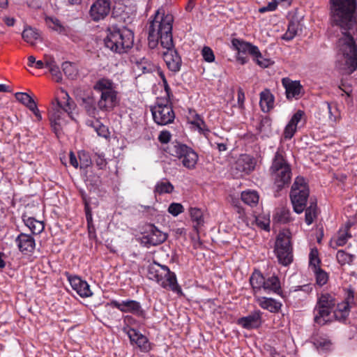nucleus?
I'll return each mask as SVG.
<instances>
[{
  "mask_svg": "<svg viewBox=\"0 0 357 357\" xmlns=\"http://www.w3.org/2000/svg\"><path fill=\"white\" fill-rule=\"evenodd\" d=\"M332 20L341 29L343 37L338 41L337 66L351 74L357 68V47L350 31L357 26L356 0H331Z\"/></svg>",
  "mask_w": 357,
  "mask_h": 357,
  "instance_id": "f257e3e1",
  "label": "nucleus"
},
{
  "mask_svg": "<svg viewBox=\"0 0 357 357\" xmlns=\"http://www.w3.org/2000/svg\"><path fill=\"white\" fill-rule=\"evenodd\" d=\"M174 17L172 14L165 13L163 8H159L151 22L149 33V45L151 48L160 43L167 51L163 53V59L167 68L172 72L181 69V59L177 52L173 49L172 25Z\"/></svg>",
  "mask_w": 357,
  "mask_h": 357,
  "instance_id": "f03ea898",
  "label": "nucleus"
},
{
  "mask_svg": "<svg viewBox=\"0 0 357 357\" xmlns=\"http://www.w3.org/2000/svg\"><path fill=\"white\" fill-rule=\"evenodd\" d=\"M75 107L74 101L70 98L68 93L62 90L61 96L56 98L52 102L49 109V119L52 128L56 135H59L62 127L67 123L66 117L74 119L73 110Z\"/></svg>",
  "mask_w": 357,
  "mask_h": 357,
  "instance_id": "7ed1b4c3",
  "label": "nucleus"
},
{
  "mask_svg": "<svg viewBox=\"0 0 357 357\" xmlns=\"http://www.w3.org/2000/svg\"><path fill=\"white\" fill-rule=\"evenodd\" d=\"M116 86V84L107 77L100 78L95 82L93 88L100 95L97 102L98 109L109 112L119 105Z\"/></svg>",
  "mask_w": 357,
  "mask_h": 357,
  "instance_id": "20e7f679",
  "label": "nucleus"
},
{
  "mask_svg": "<svg viewBox=\"0 0 357 357\" xmlns=\"http://www.w3.org/2000/svg\"><path fill=\"white\" fill-rule=\"evenodd\" d=\"M147 277L164 289L171 290L178 295L183 294L182 289L177 282L176 274L167 266L153 261L147 268Z\"/></svg>",
  "mask_w": 357,
  "mask_h": 357,
  "instance_id": "39448f33",
  "label": "nucleus"
},
{
  "mask_svg": "<svg viewBox=\"0 0 357 357\" xmlns=\"http://www.w3.org/2000/svg\"><path fill=\"white\" fill-rule=\"evenodd\" d=\"M107 31V35L104 42L105 46L112 51L121 54L132 47L134 34L131 30L112 26L108 28Z\"/></svg>",
  "mask_w": 357,
  "mask_h": 357,
  "instance_id": "423d86ee",
  "label": "nucleus"
},
{
  "mask_svg": "<svg viewBox=\"0 0 357 357\" xmlns=\"http://www.w3.org/2000/svg\"><path fill=\"white\" fill-rule=\"evenodd\" d=\"M270 174L274 184L278 189L288 185L291 178V169L284 156L283 151L278 150L270 167Z\"/></svg>",
  "mask_w": 357,
  "mask_h": 357,
  "instance_id": "0eeeda50",
  "label": "nucleus"
},
{
  "mask_svg": "<svg viewBox=\"0 0 357 357\" xmlns=\"http://www.w3.org/2000/svg\"><path fill=\"white\" fill-rule=\"evenodd\" d=\"M335 305V301L331 295L329 294L320 295L313 311L314 322L322 326L330 321Z\"/></svg>",
  "mask_w": 357,
  "mask_h": 357,
  "instance_id": "6e6552de",
  "label": "nucleus"
},
{
  "mask_svg": "<svg viewBox=\"0 0 357 357\" xmlns=\"http://www.w3.org/2000/svg\"><path fill=\"white\" fill-rule=\"evenodd\" d=\"M309 188L303 177L296 178L291 187L290 197L294 211L301 213L305 208Z\"/></svg>",
  "mask_w": 357,
  "mask_h": 357,
  "instance_id": "1a4fd4ad",
  "label": "nucleus"
},
{
  "mask_svg": "<svg viewBox=\"0 0 357 357\" xmlns=\"http://www.w3.org/2000/svg\"><path fill=\"white\" fill-rule=\"evenodd\" d=\"M274 252L280 264L288 266L293 261L292 247L288 231H280L275 240Z\"/></svg>",
  "mask_w": 357,
  "mask_h": 357,
  "instance_id": "9d476101",
  "label": "nucleus"
},
{
  "mask_svg": "<svg viewBox=\"0 0 357 357\" xmlns=\"http://www.w3.org/2000/svg\"><path fill=\"white\" fill-rule=\"evenodd\" d=\"M167 149L170 155L180 160L183 167L188 169L195 168L198 155L192 148L185 144L173 143L168 146Z\"/></svg>",
  "mask_w": 357,
  "mask_h": 357,
  "instance_id": "9b49d317",
  "label": "nucleus"
},
{
  "mask_svg": "<svg viewBox=\"0 0 357 357\" xmlns=\"http://www.w3.org/2000/svg\"><path fill=\"white\" fill-rule=\"evenodd\" d=\"M151 110L154 121L158 125H167L174 120L175 114L167 98H158Z\"/></svg>",
  "mask_w": 357,
  "mask_h": 357,
  "instance_id": "f8f14e48",
  "label": "nucleus"
},
{
  "mask_svg": "<svg viewBox=\"0 0 357 357\" xmlns=\"http://www.w3.org/2000/svg\"><path fill=\"white\" fill-rule=\"evenodd\" d=\"M110 305L123 313H131L137 317H144L145 312L139 302L135 300H124L121 301H112Z\"/></svg>",
  "mask_w": 357,
  "mask_h": 357,
  "instance_id": "ddd939ff",
  "label": "nucleus"
},
{
  "mask_svg": "<svg viewBox=\"0 0 357 357\" xmlns=\"http://www.w3.org/2000/svg\"><path fill=\"white\" fill-rule=\"evenodd\" d=\"M132 70L137 75L155 71L158 73V69H160L156 64L144 57L139 59H132Z\"/></svg>",
  "mask_w": 357,
  "mask_h": 357,
  "instance_id": "4468645a",
  "label": "nucleus"
},
{
  "mask_svg": "<svg viewBox=\"0 0 357 357\" xmlns=\"http://www.w3.org/2000/svg\"><path fill=\"white\" fill-rule=\"evenodd\" d=\"M68 280L71 287L82 298H87L92 296L93 293L90 289L89 284L76 275H68Z\"/></svg>",
  "mask_w": 357,
  "mask_h": 357,
  "instance_id": "2eb2a0df",
  "label": "nucleus"
},
{
  "mask_svg": "<svg viewBox=\"0 0 357 357\" xmlns=\"http://www.w3.org/2000/svg\"><path fill=\"white\" fill-rule=\"evenodd\" d=\"M110 10V3L107 0H97L90 9V15L94 21L103 19Z\"/></svg>",
  "mask_w": 357,
  "mask_h": 357,
  "instance_id": "dca6fc26",
  "label": "nucleus"
},
{
  "mask_svg": "<svg viewBox=\"0 0 357 357\" xmlns=\"http://www.w3.org/2000/svg\"><path fill=\"white\" fill-rule=\"evenodd\" d=\"M237 323L245 329L257 328L261 324V312L259 310L253 311L248 316L238 319Z\"/></svg>",
  "mask_w": 357,
  "mask_h": 357,
  "instance_id": "f3484780",
  "label": "nucleus"
},
{
  "mask_svg": "<svg viewBox=\"0 0 357 357\" xmlns=\"http://www.w3.org/2000/svg\"><path fill=\"white\" fill-rule=\"evenodd\" d=\"M15 243L20 251L24 254L33 252L36 246L33 237L24 233H21L17 236Z\"/></svg>",
  "mask_w": 357,
  "mask_h": 357,
  "instance_id": "a211bd4d",
  "label": "nucleus"
},
{
  "mask_svg": "<svg viewBox=\"0 0 357 357\" xmlns=\"http://www.w3.org/2000/svg\"><path fill=\"white\" fill-rule=\"evenodd\" d=\"M255 159L247 154L241 155L236 162V169L245 174H249L252 172L255 168Z\"/></svg>",
  "mask_w": 357,
  "mask_h": 357,
  "instance_id": "6ab92c4d",
  "label": "nucleus"
},
{
  "mask_svg": "<svg viewBox=\"0 0 357 357\" xmlns=\"http://www.w3.org/2000/svg\"><path fill=\"white\" fill-rule=\"evenodd\" d=\"M255 301L258 305L263 309L269 311L271 313H278L282 307V303L272 298L264 296H255Z\"/></svg>",
  "mask_w": 357,
  "mask_h": 357,
  "instance_id": "aec40b11",
  "label": "nucleus"
},
{
  "mask_svg": "<svg viewBox=\"0 0 357 357\" xmlns=\"http://www.w3.org/2000/svg\"><path fill=\"white\" fill-rule=\"evenodd\" d=\"M282 83L286 90L287 98H297L299 96L302 89L299 82L285 77L282 79Z\"/></svg>",
  "mask_w": 357,
  "mask_h": 357,
  "instance_id": "412c9836",
  "label": "nucleus"
},
{
  "mask_svg": "<svg viewBox=\"0 0 357 357\" xmlns=\"http://www.w3.org/2000/svg\"><path fill=\"white\" fill-rule=\"evenodd\" d=\"M231 44L234 48L237 50L238 52L243 54H250L252 56L253 54L257 52V47L239 39L234 38L231 40Z\"/></svg>",
  "mask_w": 357,
  "mask_h": 357,
  "instance_id": "4be33fe9",
  "label": "nucleus"
},
{
  "mask_svg": "<svg viewBox=\"0 0 357 357\" xmlns=\"http://www.w3.org/2000/svg\"><path fill=\"white\" fill-rule=\"evenodd\" d=\"M263 290L268 294L274 293L281 295V284L279 278L277 276L273 275L265 279Z\"/></svg>",
  "mask_w": 357,
  "mask_h": 357,
  "instance_id": "5701e85b",
  "label": "nucleus"
},
{
  "mask_svg": "<svg viewBox=\"0 0 357 357\" xmlns=\"http://www.w3.org/2000/svg\"><path fill=\"white\" fill-rule=\"evenodd\" d=\"M259 105L264 112H268L274 106V96L268 89L260 93Z\"/></svg>",
  "mask_w": 357,
  "mask_h": 357,
  "instance_id": "b1692460",
  "label": "nucleus"
},
{
  "mask_svg": "<svg viewBox=\"0 0 357 357\" xmlns=\"http://www.w3.org/2000/svg\"><path fill=\"white\" fill-rule=\"evenodd\" d=\"M146 238L149 244L157 245L166 240L167 234L158 229L155 227L151 226Z\"/></svg>",
  "mask_w": 357,
  "mask_h": 357,
  "instance_id": "393cba45",
  "label": "nucleus"
},
{
  "mask_svg": "<svg viewBox=\"0 0 357 357\" xmlns=\"http://www.w3.org/2000/svg\"><path fill=\"white\" fill-rule=\"evenodd\" d=\"M22 220L25 225L29 227L33 234H39L44 229V225L43 222L38 221L34 218L23 215Z\"/></svg>",
  "mask_w": 357,
  "mask_h": 357,
  "instance_id": "a878e982",
  "label": "nucleus"
},
{
  "mask_svg": "<svg viewBox=\"0 0 357 357\" xmlns=\"http://www.w3.org/2000/svg\"><path fill=\"white\" fill-rule=\"evenodd\" d=\"M349 297L347 301L337 304V309L334 311V316L339 321H344L348 317L350 311V305Z\"/></svg>",
  "mask_w": 357,
  "mask_h": 357,
  "instance_id": "bb28decb",
  "label": "nucleus"
},
{
  "mask_svg": "<svg viewBox=\"0 0 357 357\" xmlns=\"http://www.w3.org/2000/svg\"><path fill=\"white\" fill-rule=\"evenodd\" d=\"M351 237L352 236L349 231L340 229L337 236L331 240V245L333 248L344 246Z\"/></svg>",
  "mask_w": 357,
  "mask_h": 357,
  "instance_id": "cd10ccee",
  "label": "nucleus"
},
{
  "mask_svg": "<svg viewBox=\"0 0 357 357\" xmlns=\"http://www.w3.org/2000/svg\"><path fill=\"white\" fill-rule=\"evenodd\" d=\"M241 199L245 204L253 207L258 204L259 196L256 190H247L241 192Z\"/></svg>",
  "mask_w": 357,
  "mask_h": 357,
  "instance_id": "c85d7f7f",
  "label": "nucleus"
},
{
  "mask_svg": "<svg viewBox=\"0 0 357 357\" xmlns=\"http://www.w3.org/2000/svg\"><path fill=\"white\" fill-rule=\"evenodd\" d=\"M264 281L265 278L260 271H255L252 273L250 278V283L255 294L263 289Z\"/></svg>",
  "mask_w": 357,
  "mask_h": 357,
  "instance_id": "c756f323",
  "label": "nucleus"
},
{
  "mask_svg": "<svg viewBox=\"0 0 357 357\" xmlns=\"http://www.w3.org/2000/svg\"><path fill=\"white\" fill-rule=\"evenodd\" d=\"M188 122L190 124L193 125L199 132H202L205 134L206 132L209 131L204 120L201 118V116L199 114H197L195 112H190Z\"/></svg>",
  "mask_w": 357,
  "mask_h": 357,
  "instance_id": "7c9ffc66",
  "label": "nucleus"
},
{
  "mask_svg": "<svg viewBox=\"0 0 357 357\" xmlns=\"http://www.w3.org/2000/svg\"><path fill=\"white\" fill-rule=\"evenodd\" d=\"M22 36L25 42L29 43L31 45H34L36 41L40 38V33L37 29L27 26L24 29Z\"/></svg>",
  "mask_w": 357,
  "mask_h": 357,
  "instance_id": "2f4dec72",
  "label": "nucleus"
},
{
  "mask_svg": "<svg viewBox=\"0 0 357 357\" xmlns=\"http://www.w3.org/2000/svg\"><path fill=\"white\" fill-rule=\"evenodd\" d=\"M173 190V185L169 181L162 179L156 183L154 193L160 195L165 193H171Z\"/></svg>",
  "mask_w": 357,
  "mask_h": 357,
  "instance_id": "473e14b6",
  "label": "nucleus"
},
{
  "mask_svg": "<svg viewBox=\"0 0 357 357\" xmlns=\"http://www.w3.org/2000/svg\"><path fill=\"white\" fill-rule=\"evenodd\" d=\"M300 29V24L297 22L291 21L286 32L282 36L281 38L286 41H290L297 35Z\"/></svg>",
  "mask_w": 357,
  "mask_h": 357,
  "instance_id": "72a5a7b5",
  "label": "nucleus"
},
{
  "mask_svg": "<svg viewBox=\"0 0 357 357\" xmlns=\"http://www.w3.org/2000/svg\"><path fill=\"white\" fill-rule=\"evenodd\" d=\"M45 22L48 27L53 31H57L59 33L66 34L67 33L66 28L61 24V22L54 17H45Z\"/></svg>",
  "mask_w": 357,
  "mask_h": 357,
  "instance_id": "f704fd0d",
  "label": "nucleus"
},
{
  "mask_svg": "<svg viewBox=\"0 0 357 357\" xmlns=\"http://www.w3.org/2000/svg\"><path fill=\"white\" fill-rule=\"evenodd\" d=\"M322 108L328 110V116L331 121L335 122L340 118V113L335 103L325 102L322 104Z\"/></svg>",
  "mask_w": 357,
  "mask_h": 357,
  "instance_id": "c9c22d12",
  "label": "nucleus"
},
{
  "mask_svg": "<svg viewBox=\"0 0 357 357\" xmlns=\"http://www.w3.org/2000/svg\"><path fill=\"white\" fill-rule=\"evenodd\" d=\"M274 219L280 222L285 223L291 220L290 211L285 207L278 208L275 211Z\"/></svg>",
  "mask_w": 357,
  "mask_h": 357,
  "instance_id": "e433bc0d",
  "label": "nucleus"
},
{
  "mask_svg": "<svg viewBox=\"0 0 357 357\" xmlns=\"http://www.w3.org/2000/svg\"><path fill=\"white\" fill-rule=\"evenodd\" d=\"M252 56L253 60L261 68H268L273 63L271 59L263 56L259 48H257V52L252 54Z\"/></svg>",
  "mask_w": 357,
  "mask_h": 357,
  "instance_id": "4c0bfd02",
  "label": "nucleus"
},
{
  "mask_svg": "<svg viewBox=\"0 0 357 357\" xmlns=\"http://www.w3.org/2000/svg\"><path fill=\"white\" fill-rule=\"evenodd\" d=\"M336 258L338 263L343 266L346 264H351L353 262L355 256L340 250L337 251Z\"/></svg>",
  "mask_w": 357,
  "mask_h": 357,
  "instance_id": "58836bf2",
  "label": "nucleus"
},
{
  "mask_svg": "<svg viewBox=\"0 0 357 357\" xmlns=\"http://www.w3.org/2000/svg\"><path fill=\"white\" fill-rule=\"evenodd\" d=\"M62 70L64 74L71 79H75L77 75V70L76 66L70 62H63L62 63Z\"/></svg>",
  "mask_w": 357,
  "mask_h": 357,
  "instance_id": "ea45409f",
  "label": "nucleus"
},
{
  "mask_svg": "<svg viewBox=\"0 0 357 357\" xmlns=\"http://www.w3.org/2000/svg\"><path fill=\"white\" fill-rule=\"evenodd\" d=\"M15 98L30 109L36 103L33 99L26 93L17 92L15 94Z\"/></svg>",
  "mask_w": 357,
  "mask_h": 357,
  "instance_id": "a19ab883",
  "label": "nucleus"
},
{
  "mask_svg": "<svg viewBox=\"0 0 357 357\" xmlns=\"http://www.w3.org/2000/svg\"><path fill=\"white\" fill-rule=\"evenodd\" d=\"M321 260L319 257V252L317 248H312L309 255V264L314 271L319 268Z\"/></svg>",
  "mask_w": 357,
  "mask_h": 357,
  "instance_id": "79ce46f5",
  "label": "nucleus"
},
{
  "mask_svg": "<svg viewBox=\"0 0 357 357\" xmlns=\"http://www.w3.org/2000/svg\"><path fill=\"white\" fill-rule=\"evenodd\" d=\"M190 215L192 220L195 223V227H199L204 222L203 213L197 208H191L190 210Z\"/></svg>",
  "mask_w": 357,
  "mask_h": 357,
  "instance_id": "37998d69",
  "label": "nucleus"
},
{
  "mask_svg": "<svg viewBox=\"0 0 357 357\" xmlns=\"http://www.w3.org/2000/svg\"><path fill=\"white\" fill-rule=\"evenodd\" d=\"M92 126L98 136L105 139L109 137V132L107 127L101 123L100 121H96L93 123Z\"/></svg>",
  "mask_w": 357,
  "mask_h": 357,
  "instance_id": "c03bdc74",
  "label": "nucleus"
},
{
  "mask_svg": "<svg viewBox=\"0 0 357 357\" xmlns=\"http://www.w3.org/2000/svg\"><path fill=\"white\" fill-rule=\"evenodd\" d=\"M314 344L318 350L322 351L329 350L331 347V341L323 337L315 339L314 341Z\"/></svg>",
  "mask_w": 357,
  "mask_h": 357,
  "instance_id": "a18cd8bd",
  "label": "nucleus"
},
{
  "mask_svg": "<svg viewBox=\"0 0 357 357\" xmlns=\"http://www.w3.org/2000/svg\"><path fill=\"white\" fill-rule=\"evenodd\" d=\"M313 271L315 274L316 282L318 285L321 287L326 284L328 277L325 271H324L320 268L318 269H315Z\"/></svg>",
  "mask_w": 357,
  "mask_h": 357,
  "instance_id": "49530a36",
  "label": "nucleus"
},
{
  "mask_svg": "<svg viewBox=\"0 0 357 357\" xmlns=\"http://www.w3.org/2000/svg\"><path fill=\"white\" fill-rule=\"evenodd\" d=\"M137 346L144 352H147L151 349V344L146 336L139 335V338L135 342Z\"/></svg>",
  "mask_w": 357,
  "mask_h": 357,
  "instance_id": "de8ad7c7",
  "label": "nucleus"
},
{
  "mask_svg": "<svg viewBox=\"0 0 357 357\" xmlns=\"http://www.w3.org/2000/svg\"><path fill=\"white\" fill-rule=\"evenodd\" d=\"M316 218V206L311 204L305 209V222L307 225H311Z\"/></svg>",
  "mask_w": 357,
  "mask_h": 357,
  "instance_id": "09e8293b",
  "label": "nucleus"
},
{
  "mask_svg": "<svg viewBox=\"0 0 357 357\" xmlns=\"http://www.w3.org/2000/svg\"><path fill=\"white\" fill-rule=\"evenodd\" d=\"M202 55L204 60L208 63H212L215 61V55L212 49L205 46L202 50Z\"/></svg>",
  "mask_w": 357,
  "mask_h": 357,
  "instance_id": "8fccbe9b",
  "label": "nucleus"
},
{
  "mask_svg": "<svg viewBox=\"0 0 357 357\" xmlns=\"http://www.w3.org/2000/svg\"><path fill=\"white\" fill-rule=\"evenodd\" d=\"M183 206L179 203H172L168 208V212L176 217L183 212Z\"/></svg>",
  "mask_w": 357,
  "mask_h": 357,
  "instance_id": "3c124183",
  "label": "nucleus"
},
{
  "mask_svg": "<svg viewBox=\"0 0 357 357\" xmlns=\"http://www.w3.org/2000/svg\"><path fill=\"white\" fill-rule=\"evenodd\" d=\"M304 112L302 110H298L291 118L289 123L294 126L296 128H298V124L301 122L302 119L304 116Z\"/></svg>",
  "mask_w": 357,
  "mask_h": 357,
  "instance_id": "603ef678",
  "label": "nucleus"
},
{
  "mask_svg": "<svg viewBox=\"0 0 357 357\" xmlns=\"http://www.w3.org/2000/svg\"><path fill=\"white\" fill-rule=\"evenodd\" d=\"M297 128H296V126L290 124L289 123H287V125L284 128L283 137L285 139H290L293 137L295 132H296Z\"/></svg>",
  "mask_w": 357,
  "mask_h": 357,
  "instance_id": "864d4df0",
  "label": "nucleus"
},
{
  "mask_svg": "<svg viewBox=\"0 0 357 357\" xmlns=\"http://www.w3.org/2000/svg\"><path fill=\"white\" fill-rule=\"evenodd\" d=\"M158 73V75H159L160 78L162 80V85H163L165 91L166 92V96H167V98H169V94H170V87L168 85V83H167V81L166 77L165 76V74L163 73V72L160 69H158V73Z\"/></svg>",
  "mask_w": 357,
  "mask_h": 357,
  "instance_id": "5fc2aeb1",
  "label": "nucleus"
},
{
  "mask_svg": "<svg viewBox=\"0 0 357 357\" xmlns=\"http://www.w3.org/2000/svg\"><path fill=\"white\" fill-rule=\"evenodd\" d=\"M278 2L276 0H273L268 3L267 6L261 7L259 9V13H264L266 12L273 11L278 7Z\"/></svg>",
  "mask_w": 357,
  "mask_h": 357,
  "instance_id": "6e6d98bb",
  "label": "nucleus"
},
{
  "mask_svg": "<svg viewBox=\"0 0 357 357\" xmlns=\"http://www.w3.org/2000/svg\"><path fill=\"white\" fill-rule=\"evenodd\" d=\"M256 222L257 225H259L261 228H262L264 230L268 231L269 230V220L266 219L262 217H257L256 218Z\"/></svg>",
  "mask_w": 357,
  "mask_h": 357,
  "instance_id": "4d7b16f0",
  "label": "nucleus"
},
{
  "mask_svg": "<svg viewBox=\"0 0 357 357\" xmlns=\"http://www.w3.org/2000/svg\"><path fill=\"white\" fill-rule=\"evenodd\" d=\"M142 335V333L133 328H130L128 331V335L132 343H135L139 338V335Z\"/></svg>",
  "mask_w": 357,
  "mask_h": 357,
  "instance_id": "13d9d810",
  "label": "nucleus"
},
{
  "mask_svg": "<svg viewBox=\"0 0 357 357\" xmlns=\"http://www.w3.org/2000/svg\"><path fill=\"white\" fill-rule=\"evenodd\" d=\"M171 134L169 131H162L158 136V140L162 143L166 144L170 141Z\"/></svg>",
  "mask_w": 357,
  "mask_h": 357,
  "instance_id": "bf43d9fd",
  "label": "nucleus"
},
{
  "mask_svg": "<svg viewBox=\"0 0 357 357\" xmlns=\"http://www.w3.org/2000/svg\"><path fill=\"white\" fill-rule=\"evenodd\" d=\"M49 70H50L51 74L52 75V76L54 77V79L56 80V82H59L61 79V75L59 71V68L57 66H55Z\"/></svg>",
  "mask_w": 357,
  "mask_h": 357,
  "instance_id": "052dcab7",
  "label": "nucleus"
},
{
  "mask_svg": "<svg viewBox=\"0 0 357 357\" xmlns=\"http://www.w3.org/2000/svg\"><path fill=\"white\" fill-rule=\"evenodd\" d=\"M79 158L81 162V168L82 167H87L91 164V160H89V156L84 153L79 154Z\"/></svg>",
  "mask_w": 357,
  "mask_h": 357,
  "instance_id": "680f3d73",
  "label": "nucleus"
},
{
  "mask_svg": "<svg viewBox=\"0 0 357 357\" xmlns=\"http://www.w3.org/2000/svg\"><path fill=\"white\" fill-rule=\"evenodd\" d=\"M96 162L97 165L100 167V169L104 168L107 165L106 160L105 159L104 155L102 154H98L97 155V159Z\"/></svg>",
  "mask_w": 357,
  "mask_h": 357,
  "instance_id": "e2e57ef3",
  "label": "nucleus"
},
{
  "mask_svg": "<svg viewBox=\"0 0 357 357\" xmlns=\"http://www.w3.org/2000/svg\"><path fill=\"white\" fill-rule=\"evenodd\" d=\"M56 66L54 59L51 56H45V66L50 69L54 66Z\"/></svg>",
  "mask_w": 357,
  "mask_h": 357,
  "instance_id": "0e129e2a",
  "label": "nucleus"
},
{
  "mask_svg": "<svg viewBox=\"0 0 357 357\" xmlns=\"http://www.w3.org/2000/svg\"><path fill=\"white\" fill-rule=\"evenodd\" d=\"M236 59L241 64H245L248 61V58L245 54L238 52Z\"/></svg>",
  "mask_w": 357,
  "mask_h": 357,
  "instance_id": "69168bd1",
  "label": "nucleus"
},
{
  "mask_svg": "<svg viewBox=\"0 0 357 357\" xmlns=\"http://www.w3.org/2000/svg\"><path fill=\"white\" fill-rule=\"evenodd\" d=\"M29 109L34 114L38 121L42 119L41 114L38 109L36 103H35Z\"/></svg>",
  "mask_w": 357,
  "mask_h": 357,
  "instance_id": "338daca9",
  "label": "nucleus"
},
{
  "mask_svg": "<svg viewBox=\"0 0 357 357\" xmlns=\"http://www.w3.org/2000/svg\"><path fill=\"white\" fill-rule=\"evenodd\" d=\"M70 163L72 166L77 168L78 167V162L75 155L73 153H70Z\"/></svg>",
  "mask_w": 357,
  "mask_h": 357,
  "instance_id": "774afa93",
  "label": "nucleus"
}]
</instances>
